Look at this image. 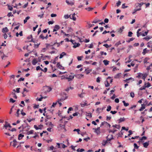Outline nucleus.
<instances>
[{"label": "nucleus", "instance_id": "nucleus-1", "mask_svg": "<svg viewBox=\"0 0 152 152\" xmlns=\"http://www.w3.org/2000/svg\"><path fill=\"white\" fill-rule=\"evenodd\" d=\"M5 124L4 125L3 127V129L5 128L6 129H7L8 127H9L10 128H12V126L10 125V124L8 123L6 121H5Z\"/></svg>", "mask_w": 152, "mask_h": 152}, {"label": "nucleus", "instance_id": "nucleus-2", "mask_svg": "<svg viewBox=\"0 0 152 152\" xmlns=\"http://www.w3.org/2000/svg\"><path fill=\"white\" fill-rule=\"evenodd\" d=\"M74 75L73 76L69 75L68 77V75H67L66 77H65L66 79L68 80V81H69L72 80L74 79Z\"/></svg>", "mask_w": 152, "mask_h": 152}, {"label": "nucleus", "instance_id": "nucleus-3", "mask_svg": "<svg viewBox=\"0 0 152 152\" xmlns=\"http://www.w3.org/2000/svg\"><path fill=\"white\" fill-rule=\"evenodd\" d=\"M60 28V27L59 26L56 25H55L54 27V28L53 29V32L54 31H57Z\"/></svg>", "mask_w": 152, "mask_h": 152}, {"label": "nucleus", "instance_id": "nucleus-4", "mask_svg": "<svg viewBox=\"0 0 152 152\" xmlns=\"http://www.w3.org/2000/svg\"><path fill=\"white\" fill-rule=\"evenodd\" d=\"M66 2L68 5H70L71 6L74 4V2L71 0H66Z\"/></svg>", "mask_w": 152, "mask_h": 152}, {"label": "nucleus", "instance_id": "nucleus-5", "mask_svg": "<svg viewBox=\"0 0 152 152\" xmlns=\"http://www.w3.org/2000/svg\"><path fill=\"white\" fill-rule=\"evenodd\" d=\"M74 76H75V77L78 79H80L82 77H83L84 75L81 74H79L76 75H74Z\"/></svg>", "mask_w": 152, "mask_h": 152}, {"label": "nucleus", "instance_id": "nucleus-6", "mask_svg": "<svg viewBox=\"0 0 152 152\" xmlns=\"http://www.w3.org/2000/svg\"><path fill=\"white\" fill-rule=\"evenodd\" d=\"M145 104H141V107L139 109V110L140 111H142L145 108Z\"/></svg>", "mask_w": 152, "mask_h": 152}, {"label": "nucleus", "instance_id": "nucleus-7", "mask_svg": "<svg viewBox=\"0 0 152 152\" xmlns=\"http://www.w3.org/2000/svg\"><path fill=\"white\" fill-rule=\"evenodd\" d=\"M64 42V41H61L60 43H58L57 42V40L56 41V42L53 43V45H55L56 44H57V47H58L60 44H62V43Z\"/></svg>", "mask_w": 152, "mask_h": 152}, {"label": "nucleus", "instance_id": "nucleus-8", "mask_svg": "<svg viewBox=\"0 0 152 152\" xmlns=\"http://www.w3.org/2000/svg\"><path fill=\"white\" fill-rule=\"evenodd\" d=\"M8 31V29L7 27L4 28L2 29V32L4 33L5 32H7Z\"/></svg>", "mask_w": 152, "mask_h": 152}, {"label": "nucleus", "instance_id": "nucleus-9", "mask_svg": "<svg viewBox=\"0 0 152 152\" xmlns=\"http://www.w3.org/2000/svg\"><path fill=\"white\" fill-rule=\"evenodd\" d=\"M51 118V117L49 115H47V113L46 114V118L45 119V122H47L48 119H50Z\"/></svg>", "mask_w": 152, "mask_h": 152}, {"label": "nucleus", "instance_id": "nucleus-10", "mask_svg": "<svg viewBox=\"0 0 152 152\" xmlns=\"http://www.w3.org/2000/svg\"><path fill=\"white\" fill-rule=\"evenodd\" d=\"M37 62L38 61H37V59L34 58L32 61V63L33 65H35Z\"/></svg>", "mask_w": 152, "mask_h": 152}, {"label": "nucleus", "instance_id": "nucleus-11", "mask_svg": "<svg viewBox=\"0 0 152 152\" xmlns=\"http://www.w3.org/2000/svg\"><path fill=\"white\" fill-rule=\"evenodd\" d=\"M66 53L65 52H62V53L60 54L59 58H62L64 56L66 55Z\"/></svg>", "mask_w": 152, "mask_h": 152}, {"label": "nucleus", "instance_id": "nucleus-12", "mask_svg": "<svg viewBox=\"0 0 152 152\" xmlns=\"http://www.w3.org/2000/svg\"><path fill=\"white\" fill-rule=\"evenodd\" d=\"M152 38V37L151 36H147L146 37L144 38L143 39L148 41L150 39H151Z\"/></svg>", "mask_w": 152, "mask_h": 152}, {"label": "nucleus", "instance_id": "nucleus-13", "mask_svg": "<svg viewBox=\"0 0 152 152\" xmlns=\"http://www.w3.org/2000/svg\"><path fill=\"white\" fill-rule=\"evenodd\" d=\"M124 26H122L118 30V32L120 33H121L123 31V29H124Z\"/></svg>", "mask_w": 152, "mask_h": 152}, {"label": "nucleus", "instance_id": "nucleus-14", "mask_svg": "<svg viewBox=\"0 0 152 152\" xmlns=\"http://www.w3.org/2000/svg\"><path fill=\"white\" fill-rule=\"evenodd\" d=\"M107 143L108 142L106 140H103L102 144L103 145L105 146Z\"/></svg>", "mask_w": 152, "mask_h": 152}, {"label": "nucleus", "instance_id": "nucleus-15", "mask_svg": "<svg viewBox=\"0 0 152 152\" xmlns=\"http://www.w3.org/2000/svg\"><path fill=\"white\" fill-rule=\"evenodd\" d=\"M45 124L47 126L49 125V126H50L51 127H53V124L51 122H47Z\"/></svg>", "mask_w": 152, "mask_h": 152}, {"label": "nucleus", "instance_id": "nucleus-16", "mask_svg": "<svg viewBox=\"0 0 152 152\" xmlns=\"http://www.w3.org/2000/svg\"><path fill=\"white\" fill-rule=\"evenodd\" d=\"M34 132V131L33 130H31L27 132L26 133V134L27 135L32 134Z\"/></svg>", "mask_w": 152, "mask_h": 152}, {"label": "nucleus", "instance_id": "nucleus-17", "mask_svg": "<svg viewBox=\"0 0 152 152\" xmlns=\"http://www.w3.org/2000/svg\"><path fill=\"white\" fill-rule=\"evenodd\" d=\"M24 136L23 134H20L18 135V139L19 140H20Z\"/></svg>", "mask_w": 152, "mask_h": 152}, {"label": "nucleus", "instance_id": "nucleus-18", "mask_svg": "<svg viewBox=\"0 0 152 152\" xmlns=\"http://www.w3.org/2000/svg\"><path fill=\"white\" fill-rule=\"evenodd\" d=\"M103 62L104 64L107 66L109 64V61L106 60H104L103 61Z\"/></svg>", "mask_w": 152, "mask_h": 152}, {"label": "nucleus", "instance_id": "nucleus-19", "mask_svg": "<svg viewBox=\"0 0 152 152\" xmlns=\"http://www.w3.org/2000/svg\"><path fill=\"white\" fill-rule=\"evenodd\" d=\"M60 127L61 128H63L64 130V132H66V130L65 129V125H62L61 124H60L59 125Z\"/></svg>", "mask_w": 152, "mask_h": 152}, {"label": "nucleus", "instance_id": "nucleus-20", "mask_svg": "<svg viewBox=\"0 0 152 152\" xmlns=\"http://www.w3.org/2000/svg\"><path fill=\"white\" fill-rule=\"evenodd\" d=\"M149 51V50H147V48H145L143 49L142 54L144 55L146 53H148Z\"/></svg>", "mask_w": 152, "mask_h": 152}, {"label": "nucleus", "instance_id": "nucleus-21", "mask_svg": "<svg viewBox=\"0 0 152 152\" xmlns=\"http://www.w3.org/2000/svg\"><path fill=\"white\" fill-rule=\"evenodd\" d=\"M30 18V17H29L28 16L26 17V18L25 19V20H23L24 23V24L26 23V22H27V20H28V19H29Z\"/></svg>", "mask_w": 152, "mask_h": 152}, {"label": "nucleus", "instance_id": "nucleus-22", "mask_svg": "<svg viewBox=\"0 0 152 152\" xmlns=\"http://www.w3.org/2000/svg\"><path fill=\"white\" fill-rule=\"evenodd\" d=\"M143 144V145L144 147L146 148L149 145V143L148 142H145V143H144Z\"/></svg>", "mask_w": 152, "mask_h": 152}, {"label": "nucleus", "instance_id": "nucleus-23", "mask_svg": "<svg viewBox=\"0 0 152 152\" xmlns=\"http://www.w3.org/2000/svg\"><path fill=\"white\" fill-rule=\"evenodd\" d=\"M125 120V118L123 117V118H121L120 119L118 120L119 123H120L124 121Z\"/></svg>", "mask_w": 152, "mask_h": 152}, {"label": "nucleus", "instance_id": "nucleus-24", "mask_svg": "<svg viewBox=\"0 0 152 152\" xmlns=\"http://www.w3.org/2000/svg\"><path fill=\"white\" fill-rule=\"evenodd\" d=\"M112 126L118 129H119L121 127V126L120 125H117V124L113 125Z\"/></svg>", "mask_w": 152, "mask_h": 152}, {"label": "nucleus", "instance_id": "nucleus-25", "mask_svg": "<svg viewBox=\"0 0 152 152\" xmlns=\"http://www.w3.org/2000/svg\"><path fill=\"white\" fill-rule=\"evenodd\" d=\"M110 136H111V138H108L106 140L108 142L111 141V140L113 139V135H110Z\"/></svg>", "mask_w": 152, "mask_h": 152}, {"label": "nucleus", "instance_id": "nucleus-26", "mask_svg": "<svg viewBox=\"0 0 152 152\" xmlns=\"http://www.w3.org/2000/svg\"><path fill=\"white\" fill-rule=\"evenodd\" d=\"M147 75L148 74L146 73L143 74V75L142 76V78L144 80H145Z\"/></svg>", "mask_w": 152, "mask_h": 152}, {"label": "nucleus", "instance_id": "nucleus-27", "mask_svg": "<svg viewBox=\"0 0 152 152\" xmlns=\"http://www.w3.org/2000/svg\"><path fill=\"white\" fill-rule=\"evenodd\" d=\"M122 102L124 103V105L125 107H127L129 105V103H126L125 101H122Z\"/></svg>", "mask_w": 152, "mask_h": 152}, {"label": "nucleus", "instance_id": "nucleus-28", "mask_svg": "<svg viewBox=\"0 0 152 152\" xmlns=\"http://www.w3.org/2000/svg\"><path fill=\"white\" fill-rule=\"evenodd\" d=\"M20 111V109H18L17 111L16 114H15V115L17 117L19 116V115L20 114L19 112Z\"/></svg>", "mask_w": 152, "mask_h": 152}, {"label": "nucleus", "instance_id": "nucleus-29", "mask_svg": "<svg viewBox=\"0 0 152 152\" xmlns=\"http://www.w3.org/2000/svg\"><path fill=\"white\" fill-rule=\"evenodd\" d=\"M40 96H41V97L39 99H38V98H37L36 99V100L39 101H42V99H43L42 96L41 95H40Z\"/></svg>", "mask_w": 152, "mask_h": 152}, {"label": "nucleus", "instance_id": "nucleus-30", "mask_svg": "<svg viewBox=\"0 0 152 152\" xmlns=\"http://www.w3.org/2000/svg\"><path fill=\"white\" fill-rule=\"evenodd\" d=\"M103 46L105 47L106 48H108L110 47L111 46V45H108L107 44H104L103 45Z\"/></svg>", "mask_w": 152, "mask_h": 152}, {"label": "nucleus", "instance_id": "nucleus-31", "mask_svg": "<svg viewBox=\"0 0 152 152\" xmlns=\"http://www.w3.org/2000/svg\"><path fill=\"white\" fill-rule=\"evenodd\" d=\"M57 66L60 69H61V68L62 67V66L60 65V62H58L57 64Z\"/></svg>", "mask_w": 152, "mask_h": 152}, {"label": "nucleus", "instance_id": "nucleus-32", "mask_svg": "<svg viewBox=\"0 0 152 152\" xmlns=\"http://www.w3.org/2000/svg\"><path fill=\"white\" fill-rule=\"evenodd\" d=\"M68 30H67V32L68 33H69V32H72V31H73V29H72V28L71 27H68Z\"/></svg>", "mask_w": 152, "mask_h": 152}, {"label": "nucleus", "instance_id": "nucleus-33", "mask_svg": "<svg viewBox=\"0 0 152 152\" xmlns=\"http://www.w3.org/2000/svg\"><path fill=\"white\" fill-rule=\"evenodd\" d=\"M147 88L146 86H143L142 87H141L139 88L140 90H145L146 88Z\"/></svg>", "mask_w": 152, "mask_h": 152}, {"label": "nucleus", "instance_id": "nucleus-34", "mask_svg": "<svg viewBox=\"0 0 152 152\" xmlns=\"http://www.w3.org/2000/svg\"><path fill=\"white\" fill-rule=\"evenodd\" d=\"M94 9V8H91V7H88V8H86L85 9L86 10H87L88 11H90L91 10H93Z\"/></svg>", "mask_w": 152, "mask_h": 152}, {"label": "nucleus", "instance_id": "nucleus-35", "mask_svg": "<svg viewBox=\"0 0 152 152\" xmlns=\"http://www.w3.org/2000/svg\"><path fill=\"white\" fill-rule=\"evenodd\" d=\"M80 44L79 43H77V44L75 45H74L73 46V47L74 48H76L77 47H79L80 46Z\"/></svg>", "mask_w": 152, "mask_h": 152}, {"label": "nucleus", "instance_id": "nucleus-36", "mask_svg": "<svg viewBox=\"0 0 152 152\" xmlns=\"http://www.w3.org/2000/svg\"><path fill=\"white\" fill-rule=\"evenodd\" d=\"M111 107L109 105L107 106L106 110L107 111H109L111 110Z\"/></svg>", "mask_w": 152, "mask_h": 152}, {"label": "nucleus", "instance_id": "nucleus-37", "mask_svg": "<svg viewBox=\"0 0 152 152\" xmlns=\"http://www.w3.org/2000/svg\"><path fill=\"white\" fill-rule=\"evenodd\" d=\"M138 75L137 76H136L137 77V78H140L141 77V76H142L143 75V74L140 73H138Z\"/></svg>", "mask_w": 152, "mask_h": 152}, {"label": "nucleus", "instance_id": "nucleus-38", "mask_svg": "<svg viewBox=\"0 0 152 152\" xmlns=\"http://www.w3.org/2000/svg\"><path fill=\"white\" fill-rule=\"evenodd\" d=\"M36 69L38 71L39 70H41V71L43 70V69L40 67L39 66H38L36 67Z\"/></svg>", "mask_w": 152, "mask_h": 152}, {"label": "nucleus", "instance_id": "nucleus-39", "mask_svg": "<svg viewBox=\"0 0 152 152\" xmlns=\"http://www.w3.org/2000/svg\"><path fill=\"white\" fill-rule=\"evenodd\" d=\"M144 4H145V3H144L143 2H141L140 3H137L136 4H138V6H139L140 7H141L142 6V5H143Z\"/></svg>", "mask_w": 152, "mask_h": 152}, {"label": "nucleus", "instance_id": "nucleus-40", "mask_svg": "<svg viewBox=\"0 0 152 152\" xmlns=\"http://www.w3.org/2000/svg\"><path fill=\"white\" fill-rule=\"evenodd\" d=\"M134 148L135 149H138L139 147V146H138L137 144L136 143H134Z\"/></svg>", "mask_w": 152, "mask_h": 152}, {"label": "nucleus", "instance_id": "nucleus-41", "mask_svg": "<svg viewBox=\"0 0 152 152\" xmlns=\"http://www.w3.org/2000/svg\"><path fill=\"white\" fill-rule=\"evenodd\" d=\"M134 39V38H130L129 40H126V42H129L131 41H133Z\"/></svg>", "mask_w": 152, "mask_h": 152}, {"label": "nucleus", "instance_id": "nucleus-42", "mask_svg": "<svg viewBox=\"0 0 152 152\" xmlns=\"http://www.w3.org/2000/svg\"><path fill=\"white\" fill-rule=\"evenodd\" d=\"M46 87L48 88V89L47 90V92H49L52 90V88L48 86H46Z\"/></svg>", "mask_w": 152, "mask_h": 152}, {"label": "nucleus", "instance_id": "nucleus-43", "mask_svg": "<svg viewBox=\"0 0 152 152\" xmlns=\"http://www.w3.org/2000/svg\"><path fill=\"white\" fill-rule=\"evenodd\" d=\"M68 98L67 96H66L65 97H62L61 99H60V101H61L62 100H64Z\"/></svg>", "mask_w": 152, "mask_h": 152}, {"label": "nucleus", "instance_id": "nucleus-44", "mask_svg": "<svg viewBox=\"0 0 152 152\" xmlns=\"http://www.w3.org/2000/svg\"><path fill=\"white\" fill-rule=\"evenodd\" d=\"M148 33V31H145V32L144 33L142 34H141L144 37L146 35H147V34Z\"/></svg>", "mask_w": 152, "mask_h": 152}, {"label": "nucleus", "instance_id": "nucleus-45", "mask_svg": "<svg viewBox=\"0 0 152 152\" xmlns=\"http://www.w3.org/2000/svg\"><path fill=\"white\" fill-rule=\"evenodd\" d=\"M15 102V100H14L12 98H11L10 99V102L12 103H14Z\"/></svg>", "mask_w": 152, "mask_h": 152}, {"label": "nucleus", "instance_id": "nucleus-46", "mask_svg": "<svg viewBox=\"0 0 152 152\" xmlns=\"http://www.w3.org/2000/svg\"><path fill=\"white\" fill-rule=\"evenodd\" d=\"M121 44V43L120 42V41H119V42H117L115 43V45L116 47H117L119 45Z\"/></svg>", "mask_w": 152, "mask_h": 152}, {"label": "nucleus", "instance_id": "nucleus-47", "mask_svg": "<svg viewBox=\"0 0 152 152\" xmlns=\"http://www.w3.org/2000/svg\"><path fill=\"white\" fill-rule=\"evenodd\" d=\"M56 148H54L53 146V145L51 146L49 148V149L48 150H53V149H55Z\"/></svg>", "mask_w": 152, "mask_h": 152}, {"label": "nucleus", "instance_id": "nucleus-48", "mask_svg": "<svg viewBox=\"0 0 152 152\" xmlns=\"http://www.w3.org/2000/svg\"><path fill=\"white\" fill-rule=\"evenodd\" d=\"M81 106L82 107H84L85 106L87 105V103L85 102L84 104H80Z\"/></svg>", "mask_w": 152, "mask_h": 152}, {"label": "nucleus", "instance_id": "nucleus-49", "mask_svg": "<svg viewBox=\"0 0 152 152\" xmlns=\"http://www.w3.org/2000/svg\"><path fill=\"white\" fill-rule=\"evenodd\" d=\"M34 127L36 129V130H38L39 129H41L42 128L40 127H39L37 126L36 125H34Z\"/></svg>", "mask_w": 152, "mask_h": 152}, {"label": "nucleus", "instance_id": "nucleus-50", "mask_svg": "<svg viewBox=\"0 0 152 152\" xmlns=\"http://www.w3.org/2000/svg\"><path fill=\"white\" fill-rule=\"evenodd\" d=\"M73 131L74 132L76 131V132H77V133L78 134H80L79 132L80 131V130L79 129H75Z\"/></svg>", "mask_w": 152, "mask_h": 152}, {"label": "nucleus", "instance_id": "nucleus-51", "mask_svg": "<svg viewBox=\"0 0 152 152\" xmlns=\"http://www.w3.org/2000/svg\"><path fill=\"white\" fill-rule=\"evenodd\" d=\"M94 132L97 134H99L100 133V131L98 130H94Z\"/></svg>", "mask_w": 152, "mask_h": 152}, {"label": "nucleus", "instance_id": "nucleus-52", "mask_svg": "<svg viewBox=\"0 0 152 152\" xmlns=\"http://www.w3.org/2000/svg\"><path fill=\"white\" fill-rule=\"evenodd\" d=\"M122 130H125L126 131H128L129 130V128L128 127L127 128H126L124 126H123L122 127Z\"/></svg>", "mask_w": 152, "mask_h": 152}, {"label": "nucleus", "instance_id": "nucleus-53", "mask_svg": "<svg viewBox=\"0 0 152 152\" xmlns=\"http://www.w3.org/2000/svg\"><path fill=\"white\" fill-rule=\"evenodd\" d=\"M70 17V15H66L64 16V18L66 19H68Z\"/></svg>", "mask_w": 152, "mask_h": 152}, {"label": "nucleus", "instance_id": "nucleus-54", "mask_svg": "<svg viewBox=\"0 0 152 152\" xmlns=\"http://www.w3.org/2000/svg\"><path fill=\"white\" fill-rule=\"evenodd\" d=\"M40 43L38 44H34V48H38L39 45H40Z\"/></svg>", "mask_w": 152, "mask_h": 152}, {"label": "nucleus", "instance_id": "nucleus-55", "mask_svg": "<svg viewBox=\"0 0 152 152\" xmlns=\"http://www.w3.org/2000/svg\"><path fill=\"white\" fill-rule=\"evenodd\" d=\"M83 56H78L77 57V59L78 61H81V58H83Z\"/></svg>", "mask_w": 152, "mask_h": 152}, {"label": "nucleus", "instance_id": "nucleus-56", "mask_svg": "<svg viewBox=\"0 0 152 152\" xmlns=\"http://www.w3.org/2000/svg\"><path fill=\"white\" fill-rule=\"evenodd\" d=\"M91 71V70H87L86 69L85 70V71H86V74L87 75H88V74H89V73Z\"/></svg>", "mask_w": 152, "mask_h": 152}, {"label": "nucleus", "instance_id": "nucleus-57", "mask_svg": "<svg viewBox=\"0 0 152 152\" xmlns=\"http://www.w3.org/2000/svg\"><path fill=\"white\" fill-rule=\"evenodd\" d=\"M34 134H35V135L33 137H32L34 138H36L37 137H39V135L37 134V133L36 132H35L34 133Z\"/></svg>", "mask_w": 152, "mask_h": 152}, {"label": "nucleus", "instance_id": "nucleus-58", "mask_svg": "<svg viewBox=\"0 0 152 152\" xmlns=\"http://www.w3.org/2000/svg\"><path fill=\"white\" fill-rule=\"evenodd\" d=\"M147 139V137L145 136H143L142 137V138L140 139V140L141 141L142 140H146Z\"/></svg>", "mask_w": 152, "mask_h": 152}, {"label": "nucleus", "instance_id": "nucleus-59", "mask_svg": "<svg viewBox=\"0 0 152 152\" xmlns=\"http://www.w3.org/2000/svg\"><path fill=\"white\" fill-rule=\"evenodd\" d=\"M7 16L8 17H10V16H13V15L12 14V13L11 12H10L8 13L7 14Z\"/></svg>", "mask_w": 152, "mask_h": 152}, {"label": "nucleus", "instance_id": "nucleus-60", "mask_svg": "<svg viewBox=\"0 0 152 152\" xmlns=\"http://www.w3.org/2000/svg\"><path fill=\"white\" fill-rule=\"evenodd\" d=\"M129 134L128 135V136H129L130 135L132 134L133 133L132 132L131 130H129Z\"/></svg>", "mask_w": 152, "mask_h": 152}, {"label": "nucleus", "instance_id": "nucleus-61", "mask_svg": "<svg viewBox=\"0 0 152 152\" xmlns=\"http://www.w3.org/2000/svg\"><path fill=\"white\" fill-rule=\"evenodd\" d=\"M132 33L131 31H129L128 32V36L129 37H131L132 36Z\"/></svg>", "mask_w": 152, "mask_h": 152}, {"label": "nucleus", "instance_id": "nucleus-62", "mask_svg": "<svg viewBox=\"0 0 152 152\" xmlns=\"http://www.w3.org/2000/svg\"><path fill=\"white\" fill-rule=\"evenodd\" d=\"M130 96L132 98H133L134 96V92H131L130 93Z\"/></svg>", "mask_w": 152, "mask_h": 152}, {"label": "nucleus", "instance_id": "nucleus-63", "mask_svg": "<svg viewBox=\"0 0 152 152\" xmlns=\"http://www.w3.org/2000/svg\"><path fill=\"white\" fill-rule=\"evenodd\" d=\"M125 3L122 4V8L125 9L126 8L128 7L127 6H125Z\"/></svg>", "mask_w": 152, "mask_h": 152}, {"label": "nucleus", "instance_id": "nucleus-64", "mask_svg": "<svg viewBox=\"0 0 152 152\" xmlns=\"http://www.w3.org/2000/svg\"><path fill=\"white\" fill-rule=\"evenodd\" d=\"M39 38L42 39H45V37L43 36L42 34H41L40 35Z\"/></svg>", "mask_w": 152, "mask_h": 152}]
</instances>
